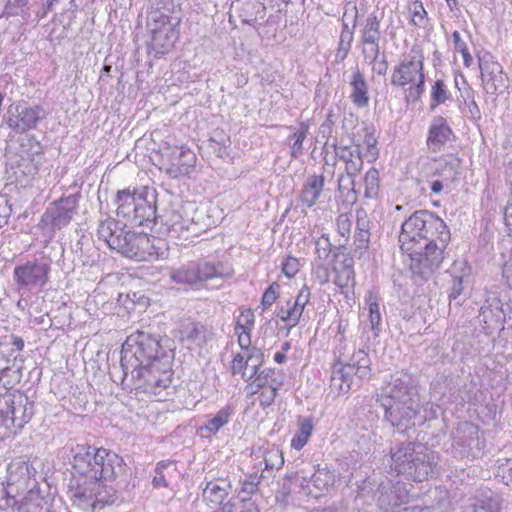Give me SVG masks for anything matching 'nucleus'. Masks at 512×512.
Wrapping results in <instances>:
<instances>
[{"label": "nucleus", "instance_id": "1", "mask_svg": "<svg viewBox=\"0 0 512 512\" xmlns=\"http://www.w3.org/2000/svg\"><path fill=\"white\" fill-rule=\"evenodd\" d=\"M68 496L72 505L85 512H94L113 504L117 492L109 483L123 469V459L104 448L77 445L73 450Z\"/></svg>", "mask_w": 512, "mask_h": 512}, {"label": "nucleus", "instance_id": "2", "mask_svg": "<svg viewBox=\"0 0 512 512\" xmlns=\"http://www.w3.org/2000/svg\"><path fill=\"white\" fill-rule=\"evenodd\" d=\"M173 359L169 338L137 331L124 342L120 364L124 378L130 375L136 389L158 396L171 384Z\"/></svg>", "mask_w": 512, "mask_h": 512}, {"label": "nucleus", "instance_id": "3", "mask_svg": "<svg viewBox=\"0 0 512 512\" xmlns=\"http://www.w3.org/2000/svg\"><path fill=\"white\" fill-rule=\"evenodd\" d=\"M450 238V230L443 219L420 210L402 223L399 243L401 250L410 256L412 272L427 277L439 268Z\"/></svg>", "mask_w": 512, "mask_h": 512}, {"label": "nucleus", "instance_id": "4", "mask_svg": "<svg viewBox=\"0 0 512 512\" xmlns=\"http://www.w3.org/2000/svg\"><path fill=\"white\" fill-rule=\"evenodd\" d=\"M378 401L385 411V419L400 432L437 418L442 409L438 404L428 402L420 413L418 392L409 375L392 377L381 390Z\"/></svg>", "mask_w": 512, "mask_h": 512}, {"label": "nucleus", "instance_id": "5", "mask_svg": "<svg viewBox=\"0 0 512 512\" xmlns=\"http://www.w3.org/2000/svg\"><path fill=\"white\" fill-rule=\"evenodd\" d=\"M438 455L421 443H405L391 450V468L413 481L422 482L434 474Z\"/></svg>", "mask_w": 512, "mask_h": 512}, {"label": "nucleus", "instance_id": "6", "mask_svg": "<svg viewBox=\"0 0 512 512\" xmlns=\"http://www.w3.org/2000/svg\"><path fill=\"white\" fill-rule=\"evenodd\" d=\"M390 81L392 86L405 90L408 102L419 101L425 91L422 51L413 47L408 53L403 54L392 70Z\"/></svg>", "mask_w": 512, "mask_h": 512}, {"label": "nucleus", "instance_id": "7", "mask_svg": "<svg viewBox=\"0 0 512 512\" xmlns=\"http://www.w3.org/2000/svg\"><path fill=\"white\" fill-rule=\"evenodd\" d=\"M117 215L136 226H149L156 217L155 196L146 187L119 190L116 195Z\"/></svg>", "mask_w": 512, "mask_h": 512}, {"label": "nucleus", "instance_id": "8", "mask_svg": "<svg viewBox=\"0 0 512 512\" xmlns=\"http://www.w3.org/2000/svg\"><path fill=\"white\" fill-rule=\"evenodd\" d=\"M97 235L109 248L123 256L144 261L143 248L148 246L146 234L125 231V227L119 222L108 218L99 224Z\"/></svg>", "mask_w": 512, "mask_h": 512}, {"label": "nucleus", "instance_id": "9", "mask_svg": "<svg viewBox=\"0 0 512 512\" xmlns=\"http://www.w3.org/2000/svg\"><path fill=\"white\" fill-rule=\"evenodd\" d=\"M33 415V405L18 390L0 394V440L16 434Z\"/></svg>", "mask_w": 512, "mask_h": 512}, {"label": "nucleus", "instance_id": "10", "mask_svg": "<svg viewBox=\"0 0 512 512\" xmlns=\"http://www.w3.org/2000/svg\"><path fill=\"white\" fill-rule=\"evenodd\" d=\"M37 470L34 465L22 459L12 461L7 467L6 485L3 493L7 504L17 503V498L38 489Z\"/></svg>", "mask_w": 512, "mask_h": 512}, {"label": "nucleus", "instance_id": "11", "mask_svg": "<svg viewBox=\"0 0 512 512\" xmlns=\"http://www.w3.org/2000/svg\"><path fill=\"white\" fill-rule=\"evenodd\" d=\"M427 183L430 195L448 194L453 189L461 166V159L454 154L432 159L428 164Z\"/></svg>", "mask_w": 512, "mask_h": 512}, {"label": "nucleus", "instance_id": "12", "mask_svg": "<svg viewBox=\"0 0 512 512\" xmlns=\"http://www.w3.org/2000/svg\"><path fill=\"white\" fill-rule=\"evenodd\" d=\"M51 262L49 259L40 258L26 261L15 266L13 280L17 291L21 294L43 288L49 279Z\"/></svg>", "mask_w": 512, "mask_h": 512}, {"label": "nucleus", "instance_id": "13", "mask_svg": "<svg viewBox=\"0 0 512 512\" xmlns=\"http://www.w3.org/2000/svg\"><path fill=\"white\" fill-rule=\"evenodd\" d=\"M295 482L308 494L319 497L334 487L336 475L326 467L309 464L296 472Z\"/></svg>", "mask_w": 512, "mask_h": 512}, {"label": "nucleus", "instance_id": "14", "mask_svg": "<svg viewBox=\"0 0 512 512\" xmlns=\"http://www.w3.org/2000/svg\"><path fill=\"white\" fill-rule=\"evenodd\" d=\"M148 27L151 33V48L156 54H165L174 47L179 33L170 16L161 11H154L149 16Z\"/></svg>", "mask_w": 512, "mask_h": 512}, {"label": "nucleus", "instance_id": "15", "mask_svg": "<svg viewBox=\"0 0 512 512\" xmlns=\"http://www.w3.org/2000/svg\"><path fill=\"white\" fill-rule=\"evenodd\" d=\"M482 449L479 428L470 423H460L452 437L450 453L453 457L475 458Z\"/></svg>", "mask_w": 512, "mask_h": 512}, {"label": "nucleus", "instance_id": "16", "mask_svg": "<svg viewBox=\"0 0 512 512\" xmlns=\"http://www.w3.org/2000/svg\"><path fill=\"white\" fill-rule=\"evenodd\" d=\"M369 360L363 355L355 363L343 364L336 367L331 377V387L339 394L348 393L353 387H358L360 381L369 375Z\"/></svg>", "mask_w": 512, "mask_h": 512}, {"label": "nucleus", "instance_id": "17", "mask_svg": "<svg viewBox=\"0 0 512 512\" xmlns=\"http://www.w3.org/2000/svg\"><path fill=\"white\" fill-rule=\"evenodd\" d=\"M478 65L483 89L488 94L501 93L507 88L501 64L489 52L478 54Z\"/></svg>", "mask_w": 512, "mask_h": 512}, {"label": "nucleus", "instance_id": "18", "mask_svg": "<svg viewBox=\"0 0 512 512\" xmlns=\"http://www.w3.org/2000/svg\"><path fill=\"white\" fill-rule=\"evenodd\" d=\"M166 159V172L172 178L189 175L196 164L195 153L186 146H170L163 149Z\"/></svg>", "mask_w": 512, "mask_h": 512}, {"label": "nucleus", "instance_id": "19", "mask_svg": "<svg viewBox=\"0 0 512 512\" xmlns=\"http://www.w3.org/2000/svg\"><path fill=\"white\" fill-rule=\"evenodd\" d=\"M45 117L41 106L26 107L19 103L10 105L7 111L6 124L17 133H24L36 128L38 122Z\"/></svg>", "mask_w": 512, "mask_h": 512}, {"label": "nucleus", "instance_id": "20", "mask_svg": "<svg viewBox=\"0 0 512 512\" xmlns=\"http://www.w3.org/2000/svg\"><path fill=\"white\" fill-rule=\"evenodd\" d=\"M381 20L382 16L373 12L360 23V41L363 45L364 58L375 60L380 56Z\"/></svg>", "mask_w": 512, "mask_h": 512}, {"label": "nucleus", "instance_id": "21", "mask_svg": "<svg viewBox=\"0 0 512 512\" xmlns=\"http://www.w3.org/2000/svg\"><path fill=\"white\" fill-rule=\"evenodd\" d=\"M311 298V292L308 286L304 285L295 298L288 299L285 303L277 307L276 317L279 318L285 326L293 328L297 326L303 315L306 305Z\"/></svg>", "mask_w": 512, "mask_h": 512}, {"label": "nucleus", "instance_id": "22", "mask_svg": "<svg viewBox=\"0 0 512 512\" xmlns=\"http://www.w3.org/2000/svg\"><path fill=\"white\" fill-rule=\"evenodd\" d=\"M409 491L406 484L390 480L379 485L376 493V501L379 508L385 512H393L395 508L407 502Z\"/></svg>", "mask_w": 512, "mask_h": 512}, {"label": "nucleus", "instance_id": "23", "mask_svg": "<svg viewBox=\"0 0 512 512\" xmlns=\"http://www.w3.org/2000/svg\"><path fill=\"white\" fill-rule=\"evenodd\" d=\"M164 231L171 238L187 239L191 234H196V224L188 217H184L181 209H171L160 217Z\"/></svg>", "mask_w": 512, "mask_h": 512}, {"label": "nucleus", "instance_id": "24", "mask_svg": "<svg viewBox=\"0 0 512 512\" xmlns=\"http://www.w3.org/2000/svg\"><path fill=\"white\" fill-rule=\"evenodd\" d=\"M484 323V329L488 332L504 328L506 310L502 301L495 293H489L479 315Z\"/></svg>", "mask_w": 512, "mask_h": 512}, {"label": "nucleus", "instance_id": "25", "mask_svg": "<svg viewBox=\"0 0 512 512\" xmlns=\"http://www.w3.org/2000/svg\"><path fill=\"white\" fill-rule=\"evenodd\" d=\"M76 206L75 196L62 198L46 210L42 221L46 224L50 223L54 228L61 229L71 221Z\"/></svg>", "mask_w": 512, "mask_h": 512}, {"label": "nucleus", "instance_id": "26", "mask_svg": "<svg viewBox=\"0 0 512 512\" xmlns=\"http://www.w3.org/2000/svg\"><path fill=\"white\" fill-rule=\"evenodd\" d=\"M10 505L16 506V512H61L66 510L61 503L42 497L39 489L31 491L20 500L17 499L16 504L12 502Z\"/></svg>", "mask_w": 512, "mask_h": 512}, {"label": "nucleus", "instance_id": "27", "mask_svg": "<svg viewBox=\"0 0 512 512\" xmlns=\"http://www.w3.org/2000/svg\"><path fill=\"white\" fill-rule=\"evenodd\" d=\"M252 455L256 458H262L256 468L257 470L262 469L263 473L267 472L268 476H273L274 472L280 470L284 465L283 452L274 444L266 443L259 446L252 451Z\"/></svg>", "mask_w": 512, "mask_h": 512}, {"label": "nucleus", "instance_id": "28", "mask_svg": "<svg viewBox=\"0 0 512 512\" xmlns=\"http://www.w3.org/2000/svg\"><path fill=\"white\" fill-rule=\"evenodd\" d=\"M246 382V390L249 395L258 394L260 390L273 386L274 389H280L283 385V379L279 371L272 368L260 370L259 364L257 365V372H255L251 380Z\"/></svg>", "mask_w": 512, "mask_h": 512}, {"label": "nucleus", "instance_id": "29", "mask_svg": "<svg viewBox=\"0 0 512 512\" xmlns=\"http://www.w3.org/2000/svg\"><path fill=\"white\" fill-rule=\"evenodd\" d=\"M452 129L442 116L435 117L428 130L427 147L432 152H438L449 141Z\"/></svg>", "mask_w": 512, "mask_h": 512}, {"label": "nucleus", "instance_id": "30", "mask_svg": "<svg viewBox=\"0 0 512 512\" xmlns=\"http://www.w3.org/2000/svg\"><path fill=\"white\" fill-rule=\"evenodd\" d=\"M258 361L254 358L252 351L236 353L231 363V373L240 374L244 381H249L257 372Z\"/></svg>", "mask_w": 512, "mask_h": 512}, {"label": "nucleus", "instance_id": "31", "mask_svg": "<svg viewBox=\"0 0 512 512\" xmlns=\"http://www.w3.org/2000/svg\"><path fill=\"white\" fill-rule=\"evenodd\" d=\"M349 84L351 87L350 99L352 103L359 108L368 106L370 99L369 88L363 73L359 69L353 72Z\"/></svg>", "mask_w": 512, "mask_h": 512}, {"label": "nucleus", "instance_id": "32", "mask_svg": "<svg viewBox=\"0 0 512 512\" xmlns=\"http://www.w3.org/2000/svg\"><path fill=\"white\" fill-rule=\"evenodd\" d=\"M234 414V408L231 405L222 407L211 419L200 426L199 433L202 437H211L216 435L221 428L229 423Z\"/></svg>", "mask_w": 512, "mask_h": 512}, {"label": "nucleus", "instance_id": "33", "mask_svg": "<svg viewBox=\"0 0 512 512\" xmlns=\"http://www.w3.org/2000/svg\"><path fill=\"white\" fill-rule=\"evenodd\" d=\"M324 187L323 175H311L303 185L300 202L307 208L313 207L320 197Z\"/></svg>", "mask_w": 512, "mask_h": 512}, {"label": "nucleus", "instance_id": "34", "mask_svg": "<svg viewBox=\"0 0 512 512\" xmlns=\"http://www.w3.org/2000/svg\"><path fill=\"white\" fill-rule=\"evenodd\" d=\"M199 284L215 278H230L233 269L223 262H198Z\"/></svg>", "mask_w": 512, "mask_h": 512}, {"label": "nucleus", "instance_id": "35", "mask_svg": "<svg viewBox=\"0 0 512 512\" xmlns=\"http://www.w3.org/2000/svg\"><path fill=\"white\" fill-rule=\"evenodd\" d=\"M458 269L461 270L459 275H453V282L449 298L457 300L461 294L471 285L470 267L466 266L465 262H455L452 267V272L455 273Z\"/></svg>", "mask_w": 512, "mask_h": 512}, {"label": "nucleus", "instance_id": "36", "mask_svg": "<svg viewBox=\"0 0 512 512\" xmlns=\"http://www.w3.org/2000/svg\"><path fill=\"white\" fill-rule=\"evenodd\" d=\"M198 262H188L170 271V278L177 284L197 285L199 284Z\"/></svg>", "mask_w": 512, "mask_h": 512}, {"label": "nucleus", "instance_id": "37", "mask_svg": "<svg viewBox=\"0 0 512 512\" xmlns=\"http://www.w3.org/2000/svg\"><path fill=\"white\" fill-rule=\"evenodd\" d=\"M181 340L188 349L200 348L206 342L204 326L198 323H189L181 330Z\"/></svg>", "mask_w": 512, "mask_h": 512}, {"label": "nucleus", "instance_id": "38", "mask_svg": "<svg viewBox=\"0 0 512 512\" xmlns=\"http://www.w3.org/2000/svg\"><path fill=\"white\" fill-rule=\"evenodd\" d=\"M367 306V319L374 337H377L381 331L382 315L378 303V297L373 291H369L365 296Z\"/></svg>", "mask_w": 512, "mask_h": 512}, {"label": "nucleus", "instance_id": "39", "mask_svg": "<svg viewBox=\"0 0 512 512\" xmlns=\"http://www.w3.org/2000/svg\"><path fill=\"white\" fill-rule=\"evenodd\" d=\"M298 430L291 440V448L300 451L309 441L313 430V420L311 417L299 416Z\"/></svg>", "mask_w": 512, "mask_h": 512}, {"label": "nucleus", "instance_id": "40", "mask_svg": "<svg viewBox=\"0 0 512 512\" xmlns=\"http://www.w3.org/2000/svg\"><path fill=\"white\" fill-rule=\"evenodd\" d=\"M148 246L143 248L144 261L164 259L168 257L169 249L165 240L146 234Z\"/></svg>", "mask_w": 512, "mask_h": 512}, {"label": "nucleus", "instance_id": "41", "mask_svg": "<svg viewBox=\"0 0 512 512\" xmlns=\"http://www.w3.org/2000/svg\"><path fill=\"white\" fill-rule=\"evenodd\" d=\"M460 97L463 100L461 102L460 108L462 109L464 115L474 121L480 120L481 111L475 101L474 90L468 86L463 91H461Z\"/></svg>", "mask_w": 512, "mask_h": 512}, {"label": "nucleus", "instance_id": "42", "mask_svg": "<svg viewBox=\"0 0 512 512\" xmlns=\"http://www.w3.org/2000/svg\"><path fill=\"white\" fill-rule=\"evenodd\" d=\"M450 99V92L444 80L437 79L431 87L430 91V110H435L439 105L444 104Z\"/></svg>", "mask_w": 512, "mask_h": 512}, {"label": "nucleus", "instance_id": "43", "mask_svg": "<svg viewBox=\"0 0 512 512\" xmlns=\"http://www.w3.org/2000/svg\"><path fill=\"white\" fill-rule=\"evenodd\" d=\"M227 496V489L218 482H208L203 490L204 499L213 505L222 504Z\"/></svg>", "mask_w": 512, "mask_h": 512}, {"label": "nucleus", "instance_id": "44", "mask_svg": "<svg viewBox=\"0 0 512 512\" xmlns=\"http://www.w3.org/2000/svg\"><path fill=\"white\" fill-rule=\"evenodd\" d=\"M364 196L368 199H374L379 192V173L375 168H370L364 177Z\"/></svg>", "mask_w": 512, "mask_h": 512}, {"label": "nucleus", "instance_id": "45", "mask_svg": "<svg viewBox=\"0 0 512 512\" xmlns=\"http://www.w3.org/2000/svg\"><path fill=\"white\" fill-rule=\"evenodd\" d=\"M352 41H353V31L348 27V25L346 23H344L343 29L340 34V40H339L338 49H337V53H336V58L338 60L343 61L347 57V55L351 49Z\"/></svg>", "mask_w": 512, "mask_h": 512}, {"label": "nucleus", "instance_id": "46", "mask_svg": "<svg viewBox=\"0 0 512 512\" xmlns=\"http://www.w3.org/2000/svg\"><path fill=\"white\" fill-rule=\"evenodd\" d=\"M500 500L497 496H489L477 500V502L466 508L467 512H500Z\"/></svg>", "mask_w": 512, "mask_h": 512}, {"label": "nucleus", "instance_id": "47", "mask_svg": "<svg viewBox=\"0 0 512 512\" xmlns=\"http://www.w3.org/2000/svg\"><path fill=\"white\" fill-rule=\"evenodd\" d=\"M497 463L495 477L501 483L512 486V459H499Z\"/></svg>", "mask_w": 512, "mask_h": 512}, {"label": "nucleus", "instance_id": "48", "mask_svg": "<svg viewBox=\"0 0 512 512\" xmlns=\"http://www.w3.org/2000/svg\"><path fill=\"white\" fill-rule=\"evenodd\" d=\"M451 40L455 51L462 55L464 66L470 67L473 64V57L468 50L466 42L461 38L460 33L454 31L451 35Z\"/></svg>", "mask_w": 512, "mask_h": 512}, {"label": "nucleus", "instance_id": "49", "mask_svg": "<svg viewBox=\"0 0 512 512\" xmlns=\"http://www.w3.org/2000/svg\"><path fill=\"white\" fill-rule=\"evenodd\" d=\"M308 134V126L301 124V127L292 135L291 156L298 158L303 154V142Z\"/></svg>", "mask_w": 512, "mask_h": 512}, {"label": "nucleus", "instance_id": "50", "mask_svg": "<svg viewBox=\"0 0 512 512\" xmlns=\"http://www.w3.org/2000/svg\"><path fill=\"white\" fill-rule=\"evenodd\" d=\"M280 296V284L278 282H273L269 285V287L264 291L261 298V307L263 311L269 309L279 298Z\"/></svg>", "mask_w": 512, "mask_h": 512}, {"label": "nucleus", "instance_id": "51", "mask_svg": "<svg viewBox=\"0 0 512 512\" xmlns=\"http://www.w3.org/2000/svg\"><path fill=\"white\" fill-rule=\"evenodd\" d=\"M331 253V242L328 234H322L315 241V254L320 261H326Z\"/></svg>", "mask_w": 512, "mask_h": 512}, {"label": "nucleus", "instance_id": "52", "mask_svg": "<svg viewBox=\"0 0 512 512\" xmlns=\"http://www.w3.org/2000/svg\"><path fill=\"white\" fill-rule=\"evenodd\" d=\"M336 227L339 236L343 240V243H346L351 234L352 221L350 216L346 213L338 215L336 219Z\"/></svg>", "mask_w": 512, "mask_h": 512}, {"label": "nucleus", "instance_id": "53", "mask_svg": "<svg viewBox=\"0 0 512 512\" xmlns=\"http://www.w3.org/2000/svg\"><path fill=\"white\" fill-rule=\"evenodd\" d=\"M174 466V463L171 461H160L155 468V476L153 478V486L155 488L167 487L168 483L166 481V476L164 474V470L169 467Z\"/></svg>", "mask_w": 512, "mask_h": 512}, {"label": "nucleus", "instance_id": "54", "mask_svg": "<svg viewBox=\"0 0 512 512\" xmlns=\"http://www.w3.org/2000/svg\"><path fill=\"white\" fill-rule=\"evenodd\" d=\"M412 23L417 27H424L427 22V12L421 2H414L411 5Z\"/></svg>", "mask_w": 512, "mask_h": 512}, {"label": "nucleus", "instance_id": "55", "mask_svg": "<svg viewBox=\"0 0 512 512\" xmlns=\"http://www.w3.org/2000/svg\"><path fill=\"white\" fill-rule=\"evenodd\" d=\"M255 323V315L251 309L241 311L237 318L235 329L252 330Z\"/></svg>", "mask_w": 512, "mask_h": 512}, {"label": "nucleus", "instance_id": "56", "mask_svg": "<svg viewBox=\"0 0 512 512\" xmlns=\"http://www.w3.org/2000/svg\"><path fill=\"white\" fill-rule=\"evenodd\" d=\"M354 282V271L352 267L345 265L341 270L337 272L334 283L340 287L345 288Z\"/></svg>", "mask_w": 512, "mask_h": 512}, {"label": "nucleus", "instance_id": "57", "mask_svg": "<svg viewBox=\"0 0 512 512\" xmlns=\"http://www.w3.org/2000/svg\"><path fill=\"white\" fill-rule=\"evenodd\" d=\"M21 147L22 153L32 160L34 156L42 154V146L34 137H27L26 142H23Z\"/></svg>", "mask_w": 512, "mask_h": 512}, {"label": "nucleus", "instance_id": "58", "mask_svg": "<svg viewBox=\"0 0 512 512\" xmlns=\"http://www.w3.org/2000/svg\"><path fill=\"white\" fill-rule=\"evenodd\" d=\"M401 512H448V503L438 501L437 505L411 506L404 508Z\"/></svg>", "mask_w": 512, "mask_h": 512}, {"label": "nucleus", "instance_id": "59", "mask_svg": "<svg viewBox=\"0 0 512 512\" xmlns=\"http://www.w3.org/2000/svg\"><path fill=\"white\" fill-rule=\"evenodd\" d=\"M334 148V152L336 157L343 161L344 163H347L349 159H353L355 155H359L360 151L358 148H351L347 146H342L338 144L332 145Z\"/></svg>", "mask_w": 512, "mask_h": 512}, {"label": "nucleus", "instance_id": "60", "mask_svg": "<svg viewBox=\"0 0 512 512\" xmlns=\"http://www.w3.org/2000/svg\"><path fill=\"white\" fill-rule=\"evenodd\" d=\"M266 476L263 474V472L258 475L257 472L250 475L246 480L242 483V490L247 494H253L261 481V479L265 478Z\"/></svg>", "mask_w": 512, "mask_h": 512}, {"label": "nucleus", "instance_id": "61", "mask_svg": "<svg viewBox=\"0 0 512 512\" xmlns=\"http://www.w3.org/2000/svg\"><path fill=\"white\" fill-rule=\"evenodd\" d=\"M300 268V263L295 257H287L282 263V271L286 277L292 278L297 274Z\"/></svg>", "mask_w": 512, "mask_h": 512}, {"label": "nucleus", "instance_id": "62", "mask_svg": "<svg viewBox=\"0 0 512 512\" xmlns=\"http://www.w3.org/2000/svg\"><path fill=\"white\" fill-rule=\"evenodd\" d=\"M372 65V70L378 75H385L388 70V62L385 54L380 55L379 58L372 60L371 58H364Z\"/></svg>", "mask_w": 512, "mask_h": 512}, {"label": "nucleus", "instance_id": "63", "mask_svg": "<svg viewBox=\"0 0 512 512\" xmlns=\"http://www.w3.org/2000/svg\"><path fill=\"white\" fill-rule=\"evenodd\" d=\"M279 390L280 389H274V386L267 388V389L260 390V392L258 393L260 405L263 407L270 406L274 402L277 392Z\"/></svg>", "mask_w": 512, "mask_h": 512}, {"label": "nucleus", "instance_id": "64", "mask_svg": "<svg viewBox=\"0 0 512 512\" xmlns=\"http://www.w3.org/2000/svg\"><path fill=\"white\" fill-rule=\"evenodd\" d=\"M363 166L362 158L359 155H355L353 159H349L347 163H345V170L348 174V176L352 177L355 176Z\"/></svg>", "mask_w": 512, "mask_h": 512}]
</instances>
